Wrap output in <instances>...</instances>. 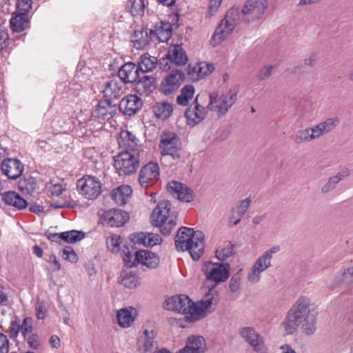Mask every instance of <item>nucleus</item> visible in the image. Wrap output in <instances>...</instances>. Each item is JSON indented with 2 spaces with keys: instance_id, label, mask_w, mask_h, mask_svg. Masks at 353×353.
I'll use <instances>...</instances> for the list:
<instances>
[{
  "instance_id": "obj_1",
  "label": "nucleus",
  "mask_w": 353,
  "mask_h": 353,
  "mask_svg": "<svg viewBox=\"0 0 353 353\" xmlns=\"http://www.w3.org/2000/svg\"><path fill=\"white\" fill-rule=\"evenodd\" d=\"M318 306L310 298L301 296L287 312L281 323V329L287 334H292L301 327L302 332L310 336L317 329Z\"/></svg>"
},
{
  "instance_id": "obj_2",
  "label": "nucleus",
  "mask_w": 353,
  "mask_h": 353,
  "mask_svg": "<svg viewBox=\"0 0 353 353\" xmlns=\"http://www.w3.org/2000/svg\"><path fill=\"white\" fill-rule=\"evenodd\" d=\"M267 6V1L248 0L241 10L236 8H230L212 37V45L218 46L223 42L240 22L250 23L259 19Z\"/></svg>"
},
{
  "instance_id": "obj_3",
  "label": "nucleus",
  "mask_w": 353,
  "mask_h": 353,
  "mask_svg": "<svg viewBox=\"0 0 353 353\" xmlns=\"http://www.w3.org/2000/svg\"><path fill=\"white\" fill-rule=\"evenodd\" d=\"M214 298L208 295L204 299L195 303L184 294L173 296L165 302V308L185 315L190 322H193L205 316L212 305Z\"/></svg>"
},
{
  "instance_id": "obj_4",
  "label": "nucleus",
  "mask_w": 353,
  "mask_h": 353,
  "mask_svg": "<svg viewBox=\"0 0 353 353\" xmlns=\"http://www.w3.org/2000/svg\"><path fill=\"white\" fill-rule=\"evenodd\" d=\"M204 238L201 231L181 227L175 236V246L178 251H188L192 259L197 261L204 252Z\"/></svg>"
},
{
  "instance_id": "obj_5",
  "label": "nucleus",
  "mask_w": 353,
  "mask_h": 353,
  "mask_svg": "<svg viewBox=\"0 0 353 353\" xmlns=\"http://www.w3.org/2000/svg\"><path fill=\"white\" fill-rule=\"evenodd\" d=\"M176 216L171 212V203L168 200L160 201L153 210L151 214V222L154 226L160 227L164 235L171 233L175 227Z\"/></svg>"
},
{
  "instance_id": "obj_6",
  "label": "nucleus",
  "mask_w": 353,
  "mask_h": 353,
  "mask_svg": "<svg viewBox=\"0 0 353 353\" xmlns=\"http://www.w3.org/2000/svg\"><path fill=\"white\" fill-rule=\"evenodd\" d=\"M237 93L234 90H230L227 93L212 92L209 95L210 101L207 105L208 110L216 113L219 117L225 115L235 103Z\"/></svg>"
},
{
  "instance_id": "obj_7",
  "label": "nucleus",
  "mask_w": 353,
  "mask_h": 353,
  "mask_svg": "<svg viewBox=\"0 0 353 353\" xmlns=\"http://www.w3.org/2000/svg\"><path fill=\"white\" fill-rule=\"evenodd\" d=\"M281 250L279 245H275L265 250L254 261L248 273V281L252 283L260 281L261 274L272 266L273 255Z\"/></svg>"
},
{
  "instance_id": "obj_8",
  "label": "nucleus",
  "mask_w": 353,
  "mask_h": 353,
  "mask_svg": "<svg viewBox=\"0 0 353 353\" xmlns=\"http://www.w3.org/2000/svg\"><path fill=\"white\" fill-rule=\"evenodd\" d=\"M139 152L122 151L114 157V166L119 175H130L139 166Z\"/></svg>"
},
{
  "instance_id": "obj_9",
  "label": "nucleus",
  "mask_w": 353,
  "mask_h": 353,
  "mask_svg": "<svg viewBox=\"0 0 353 353\" xmlns=\"http://www.w3.org/2000/svg\"><path fill=\"white\" fill-rule=\"evenodd\" d=\"M230 265L228 263H213L208 261L203 264V272L208 282H212V288L225 281L230 276Z\"/></svg>"
},
{
  "instance_id": "obj_10",
  "label": "nucleus",
  "mask_w": 353,
  "mask_h": 353,
  "mask_svg": "<svg viewBox=\"0 0 353 353\" xmlns=\"http://www.w3.org/2000/svg\"><path fill=\"white\" fill-rule=\"evenodd\" d=\"M159 148L162 156H170L173 159H178L181 157V143L178 136L174 132H163Z\"/></svg>"
},
{
  "instance_id": "obj_11",
  "label": "nucleus",
  "mask_w": 353,
  "mask_h": 353,
  "mask_svg": "<svg viewBox=\"0 0 353 353\" xmlns=\"http://www.w3.org/2000/svg\"><path fill=\"white\" fill-rule=\"evenodd\" d=\"M77 188L82 196L89 200H93L101 193V183L94 176L85 175L77 181Z\"/></svg>"
},
{
  "instance_id": "obj_12",
  "label": "nucleus",
  "mask_w": 353,
  "mask_h": 353,
  "mask_svg": "<svg viewBox=\"0 0 353 353\" xmlns=\"http://www.w3.org/2000/svg\"><path fill=\"white\" fill-rule=\"evenodd\" d=\"M143 334L139 339V350L143 353L152 351L156 346L155 337L157 334V329L152 323H148L143 327Z\"/></svg>"
},
{
  "instance_id": "obj_13",
  "label": "nucleus",
  "mask_w": 353,
  "mask_h": 353,
  "mask_svg": "<svg viewBox=\"0 0 353 353\" xmlns=\"http://www.w3.org/2000/svg\"><path fill=\"white\" fill-rule=\"evenodd\" d=\"M184 79V74L179 70L171 71L161 81L160 90L164 94H171L178 90Z\"/></svg>"
},
{
  "instance_id": "obj_14",
  "label": "nucleus",
  "mask_w": 353,
  "mask_h": 353,
  "mask_svg": "<svg viewBox=\"0 0 353 353\" xmlns=\"http://www.w3.org/2000/svg\"><path fill=\"white\" fill-rule=\"evenodd\" d=\"M241 336L254 349L256 352H264V343L262 336L253 327H245L239 330Z\"/></svg>"
},
{
  "instance_id": "obj_15",
  "label": "nucleus",
  "mask_w": 353,
  "mask_h": 353,
  "mask_svg": "<svg viewBox=\"0 0 353 353\" xmlns=\"http://www.w3.org/2000/svg\"><path fill=\"white\" fill-rule=\"evenodd\" d=\"M159 168L158 163L150 162L143 166L139 172V180L143 188H147L158 179Z\"/></svg>"
},
{
  "instance_id": "obj_16",
  "label": "nucleus",
  "mask_w": 353,
  "mask_h": 353,
  "mask_svg": "<svg viewBox=\"0 0 353 353\" xmlns=\"http://www.w3.org/2000/svg\"><path fill=\"white\" fill-rule=\"evenodd\" d=\"M214 70L212 64L207 62H201L194 65H188L187 75L192 81H197L209 75Z\"/></svg>"
},
{
  "instance_id": "obj_17",
  "label": "nucleus",
  "mask_w": 353,
  "mask_h": 353,
  "mask_svg": "<svg viewBox=\"0 0 353 353\" xmlns=\"http://www.w3.org/2000/svg\"><path fill=\"white\" fill-rule=\"evenodd\" d=\"M2 173L10 179L19 178L23 171V163L17 159L8 158L1 162Z\"/></svg>"
},
{
  "instance_id": "obj_18",
  "label": "nucleus",
  "mask_w": 353,
  "mask_h": 353,
  "mask_svg": "<svg viewBox=\"0 0 353 353\" xmlns=\"http://www.w3.org/2000/svg\"><path fill=\"white\" fill-rule=\"evenodd\" d=\"M172 36V26L169 22L157 23L150 31V39L154 42H165Z\"/></svg>"
},
{
  "instance_id": "obj_19",
  "label": "nucleus",
  "mask_w": 353,
  "mask_h": 353,
  "mask_svg": "<svg viewBox=\"0 0 353 353\" xmlns=\"http://www.w3.org/2000/svg\"><path fill=\"white\" fill-rule=\"evenodd\" d=\"M197 99L198 97H196L194 103L187 108L185 113L188 124L192 126L203 121L207 113L205 108L199 104Z\"/></svg>"
},
{
  "instance_id": "obj_20",
  "label": "nucleus",
  "mask_w": 353,
  "mask_h": 353,
  "mask_svg": "<svg viewBox=\"0 0 353 353\" xmlns=\"http://www.w3.org/2000/svg\"><path fill=\"white\" fill-rule=\"evenodd\" d=\"M205 339L200 335H191L187 339L185 347L176 353H205Z\"/></svg>"
},
{
  "instance_id": "obj_21",
  "label": "nucleus",
  "mask_w": 353,
  "mask_h": 353,
  "mask_svg": "<svg viewBox=\"0 0 353 353\" xmlns=\"http://www.w3.org/2000/svg\"><path fill=\"white\" fill-rule=\"evenodd\" d=\"M168 190L173 195L176 196L179 200L183 202H190L193 200V192L185 185L177 181H170L168 184Z\"/></svg>"
},
{
  "instance_id": "obj_22",
  "label": "nucleus",
  "mask_w": 353,
  "mask_h": 353,
  "mask_svg": "<svg viewBox=\"0 0 353 353\" xmlns=\"http://www.w3.org/2000/svg\"><path fill=\"white\" fill-rule=\"evenodd\" d=\"M142 100L137 95L130 94L123 97L119 103V110L126 115H132L141 108Z\"/></svg>"
},
{
  "instance_id": "obj_23",
  "label": "nucleus",
  "mask_w": 353,
  "mask_h": 353,
  "mask_svg": "<svg viewBox=\"0 0 353 353\" xmlns=\"http://www.w3.org/2000/svg\"><path fill=\"white\" fill-rule=\"evenodd\" d=\"M340 119L336 116L327 118L323 121L312 126L315 139L334 130L340 124Z\"/></svg>"
},
{
  "instance_id": "obj_24",
  "label": "nucleus",
  "mask_w": 353,
  "mask_h": 353,
  "mask_svg": "<svg viewBox=\"0 0 353 353\" xmlns=\"http://www.w3.org/2000/svg\"><path fill=\"white\" fill-rule=\"evenodd\" d=\"M118 144L123 151L139 152L138 140L134 134L128 130H122L118 139Z\"/></svg>"
},
{
  "instance_id": "obj_25",
  "label": "nucleus",
  "mask_w": 353,
  "mask_h": 353,
  "mask_svg": "<svg viewBox=\"0 0 353 353\" xmlns=\"http://www.w3.org/2000/svg\"><path fill=\"white\" fill-rule=\"evenodd\" d=\"M123 83L117 79H110L105 82L102 88V92L106 100L115 99L123 94Z\"/></svg>"
},
{
  "instance_id": "obj_26",
  "label": "nucleus",
  "mask_w": 353,
  "mask_h": 353,
  "mask_svg": "<svg viewBox=\"0 0 353 353\" xmlns=\"http://www.w3.org/2000/svg\"><path fill=\"white\" fill-rule=\"evenodd\" d=\"M139 68L132 62L123 64L118 72V76L123 83L135 82L139 77Z\"/></svg>"
},
{
  "instance_id": "obj_27",
  "label": "nucleus",
  "mask_w": 353,
  "mask_h": 353,
  "mask_svg": "<svg viewBox=\"0 0 353 353\" xmlns=\"http://www.w3.org/2000/svg\"><path fill=\"white\" fill-rule=\"evenodd\" d=\"M157 81L152 76L145 75L135 84V91L142 96H149L156 89Z\"/></svg>"
},
{
  "instance_id": "obj_28",
  "label": "nucleus",
  "mask_w": 353,
  "mask_h": 353,
  "mask_svg": "<svg viewBox=\"0 0 353 353\" xmlns=\"http://www.w3.org/2000/svg\"><path fill=\"white\" fill-rule=\"evenodd\" d=\"M128 214L122 210H111L106 212L104 219L111 227L123 225L128 220Z\"/></svg>"
},
{
  "instance_id": "obj_29",
  "label": "nucleus",
  "mask_w": 353,
  "mask_h": 353,
  "mask_svg": "<svg viewBox=\"0 0 353 353\" xmlns=\"http://www.w3.org/2000/svg\"><path fill=\"white\" fill-rule=\"evenodd\" d=\"M135 260L147 268H156L159 263V259L156 254L148 250H139L136 252Z\"/></svg>"
},
{
  "instance_id": "obj_30",
  "label": "nucleus",
  "mask_w": 353,
  "mask_h": 353,
  "mask_svg": "<svg viewBox=\"0 0 353 353\" xmlns=\"http://www.w3.org/2000/svg\"><path fill=\"white\" fill-rule=\"evenodd\" d=\"M115 113L116 108L109 100L100 101L93 112L94 117L103 120L110 119Z\"/></svg>"
},
{
  "instance_id": "obj_31",
  "label": "nucleus",
  "mask_w": 353,
  "mask_h": 353,
  "mask_svg": "<svg viewBox=\"0 0 353 353\" xmlns=\"http://www.w3.org/2000/svg\"><path fill=\"white\" fill-rule=\"evenodd\" d=\"M1 199L8 205L14 207L19 210L25 209L28 205L27 201L14 191L3 192L1 194Z\"/></svg>"
},
{
  "instance_id": "obj_32",
  "label": "nucleus",
  "mask_w": 353,
  "mask_h": 353,
  "mask_svg": "<svg viewBox=\"0 0 353 353\" xmlns=\"http://www.w3.org/2000/svg\"><path fill=\"white\" fill-rule=\"evenodd\" d=\"M167 57L172 63L177 65H183L188 61L185 52L179 45L171 46L168 50Z\"/></svg>"
},
{
  "instance_id": "obj_33",
  "label": "nucleus",
  "mask_w": 353,
  "mask_h": 353,
  "mask_svg": "<svg viewBox=\"0 0 353 353\" xmlns=\"http://www.w3.org/2000/svg\"><path fill=\"white\" fill-rule=\"evenodd\" d=\"M132 190L129 185H121L112 191L111 198L119 205H125L130 199Z\"/></svg>"
},
{
  "instance_id": "obj_34",
  "label": "nucleus",
  "mask_w": 353,
  "mask_h": 353,
  "mask_svg": "<svg viewBox=\"0 0 353 353\" xmlns=\"http://www.w3.org/2000/svg\"><path fill=\"white\" fill-rule=\"evenodd\" d=\"M353 283V265L341 271L332 281L330 288L334 290L339 288L343 283Z\"/></svg>"
},
{
  "instance_id": "obj_35",
  "label": "nucleus",
  "mask_w": 353,
  "mask_h": 353,
  "mask_svg": "<svg viewBox=\"0 0 353 353\" xmlns=\"http://www.w3.org/2000/svg\"><path fill=\"white\" fill-rule=\"evenodd\" d=\"M134 241L142 243L144 246L153 247L162 242L161 237L158 234L152 232H142L135 236Z\"/></svg>"
},
{
  "instance_id": "obj_36",
  "label": "nucleus",
  "mask_w": 353,
  "mask_h": 353,
  "mask_svg": "<svg viewBox=\"0 0 353 353\" xmlns=\"http://www.w3.org/2000/svg\"><path fill=\"white\" fill-rule=\"evenodd\" d=\"M120 283L129 289H135L141 284V277L132 271H123L121 274Z\"/></svg>"
},
{
  "instance_id": "obj_37",
  "label": "nucleus",
  "mask_w": 353,
  "mask_h": 353,
  "mask_svg": "<svg viewBox=\"0 0 353 353\" xmlns=\"http://www.w3.org/2000/svg\"><path fill=\"white\" fill-rule=\"evenodd\" d=\"M152 110L157 118L165 120L171 116L173 109L170 103L159 101L155 103L152 107Z\"/></svg>"
},
{
  "instance_id": "obj_38",
  "label": "nucleus",
  "mask_w": 353,
  "mask_h": 353,
  "mask_svg": "<svg viewBox=\"0 0 353 353\" xmlns=\"http://www.w3.org/2000/svg\"><path fill=\"white\" fill-rule=\"evenodd\" d=\"M158 60L156 57L145 53L139 58L138 68L143 72H149L156 68Z\"/></svg>"
},
{
  "instance_id": "obj_39",
  "label": "nucleus",
  "mask_w": 353,
  "mask_h": 353,
  "mask_svg": "<svg viewBox=\"0 0 353 353\" xmlns=\"http://www.w3.org/2000/svg\"><path fill=\"white\" fill-rule=\"evenodd\" d=\"M150 34L143 29H138L134 30L131 37V41L134 43V47L137 49H143L148 43L150 41Z\"/></svg>"
},
{
  "instance_id": "obj_40",
  "label": "nucleus",
  "mask_w": 353,
  "mask_h": 353,
  "mask_svg": "<svg viewBox=\"0 0 353 353\" xmlns=\"http://www.w3.org/2000/svg\"><path fill=\"white\" fill-rule=\"evenodd\" d=\"M194 94V88L188 85L182 88L181 94L177 97L176 101L181 105H187Z\"/></svg>"
},
{
  "instance_id": "obj_41",
  "label": "nucleus",
  "mask_w": 353,
  "mask_h": 353,
  "mask_svg": "<svg viewBox=\"0 0 353 353\" xmlns=\"http://www.w3.org/2000/svg\"><path fill=\"white\" fill-rule=\"evenodd\" d=\"M11 29L14 32L23 31L28 23L27 15L19 13L12 17L10 21Z\"/></svg>"
},
{
  "instance_id": "obj_42",
  "label": "nucleus",
  "mask_w": 353,
  "mask_h": 353,
  "mask_svg": "<svg viewBox=\"0 0 353 353\" xmlns=\"http://www.w3.org/2000/svg\"><path fill=\"white\" fill-rule=\"evenodd\" d=\"M315 139L312 127L299 130L295 137L294 141L296 143H308Z\"/></svg>"
},
{
  "instance_id": "obj_43",
  "label": "nucleus",
  "mask_w": 353,
  "mask_h": 353,
  "mask_svg": "<svg viewBox=\"0 0 353 353\" xmlns=\"http://www.w3.org/2000/svg\"><path fill=\"white\" fill-rule=\"evenodd\" d=\"M117 321L119 325L122 327H128L134 321V318L132 317L131 312L128 310L124 308L118 311Z\"/></svg>"
},
{
  "instance_id": "obj_44",
  "label": "nucleus",
  "mask_w": 353,
  "mask_h": 353,
  "mask_svg": "<svg viewBox=\"0 0 353 353\" xmlns=\"http://www.w3.org/2000/svg\"><path fill=\"white\" fill-rule=\"evenodd\" d=\"M127 6L134 17L143 16L145 10L143 0H129Z\"/></svg>"
},
{
  "instance_id": "obj_45",
  "label": "nucleus",
  "mask_w": 353,
  "mask_h": 353,
  "mask_svg": "<svg viewBox=\"0 0 353 353\" xmlns=\"http://www.w3.org/2000/svg\"><path fill=\"white\" fill-rule=\"evenodd\" d=\"M63 241L68 243H74L81 241L85 236L84 232L77 230H71L61 232Z\"/></svg>"
},
{
  "instance_id": "obj_46",
  "label": "nucleus",
  "mask_w": 353,
  "mask_h": 353,
  "mask_svg": "<svg viewBox=\"0 0 353 353\" xmlns=\"http://www.w3.org/2000/svg\"><path fill=\"white\" fill-rule=\"evenodd\" d=\"M234 254V245L230 243H225L216 251V256L219 261H225Z\"/></svg>"
},
{
  "instance_id": "obj_47",
  "label": "nucleus",
  "mask_w": 353,
  "mask_h": 353,
  "mask_svg": "<svg viewBox=\"0 0 353 353\" xmlns=\"http://www.w3.org/2000/svg\"><path fill=\"white\" fill-rule=\"evenodd\" d=\"M33 320L31 317H26L23 319L22 323L20 325L21 334L24 338L31 334L33 330Z\"/></svg>"
},
{
  "instance_id": "obj_48",
  "label": "nucleus",
  "mask_w": 353,
  "mask_h": 353,
  "mask_svg": "<svg viewBox=\"0 0 353 353\" xmlns=\"http://www.w3.org/2000/svg\"><path fill=\"white\" fill-rule=\"evenodd\" d=\"M62 258L71 263H77L78 256L71 246H65L62 250Z\"/></svg>"
},
{
  "instance_id": "obj_49",
  "label": "nucleus",
  "mask_w": 353,
  "mask_h": 353,
  "mask_svg": "<svg viewBox=\"0 0 353 353\" xmlns=\"http://www.w3.org/2000/svg\"><path fill=\"white\" fill-rule=\"evenodd\" d=\"M48 314V307L44 301H38L35 305V315L37 319L43 320Z\"/></svg>"
},
{
  "instance_id": "obj_50",
  "label": "nucleus",
  "mask_w": 353,
  "mask_h": 353,
  "mask_svg": "<svg viewBox=\"0 0 353 353\" xmlns=\"http://www.w3.org/2000/svg\"><path fill=\"white\" fill-rule=\"evenodd\" d=\"M222 1L223 0H209L205 17L208 18L213 17L218 12Z\"/></svg>"
},
{
  "instance_id": "obj_51",
  "label": "nucleus",
  "mask_w": 353,
  "mask_h": 353,
  "mask_svg": "<svg viewBox=\"0 0 353 353\" xmlns=\"http://www.w3.org/2000/svg\"><path fill=\"white\" fill-rule=\"evenodd\" d=\"M106 243L108 248L112 252H118L120 249V245L121 243V237L118 235H112L107 239Z\"/></svg>"
},
{
  "instance_id": "obj_52",
  "label": "nucleus",
  "mask_w": 353,
  "mask_h": 353,
  "mask_svg": "<svg viewBox=\"0 0 353 353\" xmlns=\"http://www.w3.org/2000/svg\"><path fill=\"white\" fill-rule=\"evenodd\" d=\"M274 67L270 65L262 67L257 73V79L260 81H265L268 79L272 73Z\"/></svg>"
},
{
  "instance_id": "obj_53",
  "label": "nucleus",
  "mask_w": 353,
  "mask_h": 353,
  "mask_svg": "<svg viewBox=\"0 0 353 353\" xmlns=\"http://www.w3.org/2000/svg\"><path fill=\"white\" fill-rule=\"evenodd\" d=\"M32 0H18L17 8L21 14L27 15L28 12L32 9Z\"/></svg>"
},
{
  "instance_id": "obj_54",
  "label": "nucleus",
  "mask_w": 353,
  "mask_h": 353,
  "mask_svg": "<svg viewBox=\"0 0 353 353\" xmlns=\"http://www.w3.org/2000/svg\"><path fill=\"white\" fill-rule=\"evenodd\" d=\"M337 183H339V182L336 178H334L333 176H330L327 182L321 188V192L323 194H327L335 189Z\"/></svg>"
},
{
  "instance_id": "obj_55",
  "label": "nucleus",
  "mask_w": 353,
  "mask_h": 353,
  "mask_svg": "<svg viewBox=\"0 0 353 353\" xmlns=\"http://www.w3.org/2000/svg\"><path fill=\"white\" fill-rule=\"evenodd\" d=\"M250 203L251 199L250 198H246L241 201L239 204L236 207L234 208V209L244 216L249 209Z\"/></svg>"
},
{
  "instance_id": "obj_56",
  "label": "nucleus",
  "mask_w": 353,
  "mask_h": 353,
  "mask_svg": "<svg viewBox=\"0 0 353 353\" xmlns=\"http://www.w3.org/2000/svg\"><path fill=\"white\" fill-rule=\"evenodd\" d=\"M241 283V276L239 274V272L235 274L232 276V277L230 279V290L232 292H236L239 287Z\"/></svg>"
},
{
  "instance_id": "obj_57",
  "label": "nucleus",
  "mask_w": 353,
  "mask_h": 353,
  "mask_svg": "<svg viewBox=\"0 0 353 353\" xmlns=\"http://www.w3.org/2000/svg\"><path fill=\"white\" fill-rule=\"evenodd\" d=\"M8 39V32L6 28L0 26V52L7 46Z\"/></svg>"
},
{
  "instance_id": "obj_58",
  "label": "nucleus",
  "mask_w": 353,
  "mask_h": 353,
  "mask_svg": "<svg viewBox=\"0 0 353 353\" xmlns=\"http://www.w3.org/2000/svg\"><path fill=\"white\" fill-rule=\"evenodd\" d=\"M20 324L17 321H12L9 327V335L11 339H16L20 332Z\"/></svg>"
},
{
  "instance_id": "obj_59",
  "label": "nucleus",
  "mask_w": 353,
  "mask_h": 353,
  "mask_svg": "<svg viewBox=\"0 0 353 353\" xmlns=\"http://www.w3.org/2000/svg\"><path fill=\"white\" fill-rule=\"evenodd\" d=\"M9 341L7 336L0 332V353H8Z\"/></svg>"
},
{
  "instance_id": "obj_60",
  "label": "nucleus",
  "mask_w": 353,
  "mask_h": 353,
  "mask_svg": "<svg viewBox=\"0 0 353 353\" xmlns=\"http://www.w3.org/2000/svg\"><path fill=\"white\" fill-rule=\"evenodd\" d=\"M28 345L34 350L37 349L40 345L39 337L37 334H31L27 336Z\"/></svg>"
},
{
  "instance_id": "obj_61",
  "label": "nucleus",
  "mask_w": 353,
  "mask_h": 353,
  "mask_svg": "<svg viewBox=\"0 0 353 353\" xmlns=\"http://www.w3.org/2000/svg\"><path fill=\"white\" fill-rule=\"evenodd\" d=\"M243 215L237 212L234 208L231 210V214L230 216L229 221L230 223H233L234 225L239 224L243 218Z\"/></svg>"
},
{
  "instance_id": "obj_62",
  "label": "nucleus",
  "mask_w": 353,
  "mask_h": 353,
  "mask_svg": "<svg viewBox=\"0 0 353 353\" xmlns=\"http://www.w3.org/2000/svg\"><path fill=\"white\" fill-rule=\"evenodd\" d=\"M351 174V171L350 169L347 168H343L339 172H337L336 174L334 175V178H336L337 181L339 183L341 180L345 179L348 177Z\"/></svg>"
},
{
  "instance_id": "obj_63",
  "label": "nucleus",
  "mask_w": 353,
  "mask_h": 353,
  "mask_svg": "<svg viewBox=\"0 0 353 353\" xmlns=\"http://www.w3.org/2000/svg\"><path fill=\"white\" fill-rule=\"evenodd\" d=\"M50 191L52 196H59L62 194L63 188L61 184L56 183L51 185Z\"/></svg>"
},
{
  "instance_id": "obj_64",
  "label": "nucleus",
  "mask_w": 353,
  "mask_h": 353,
  "mask_svg": "<svg viewBox=\"0 0 353 353\" xmlns=\"http://www.w3.org/2000/svg\"><path fill=\"white\" fill-rule=\"evenodd\" d=\"M85 270L90 280H94L97 274V270L93 263H88L85 266Z\"/></svg>"
}]
</instances>
